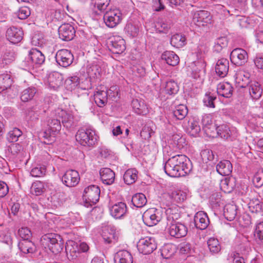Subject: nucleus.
Returning <instances> with one entry per match:
<instances>
[{
	"mask_svg": "<svg viewBox=\"0 0 263 263\" xmlns=\"http://www.w3.org/2000/svg\"><path fill=\"white\" fill-rule=\"evenodd\" d=\"M192 169L190 160L184 155L172 156L164 163L163 170L171 177H179L188 174Z\"/></svg>",
	"mask_w": 263,
	"mask_h": 263,
	"instance_id": "f257e3e1",
	"label": "nucleus"
},
{
	"mask_svg": "<svg viewBox=\"0 0 263 263\" xmlns=\"http://www.w3.org/2000/svg\"><path fill=\"white\" fill-rule=\"evenodd\" d=\"M46 124L47 129L40 133V137L44 138V143L50 144L54 141L55 135L61 129V120L59 118L52 117L51 113L46 120Z\"/></svg>",
	"mask_w": 263,
	"mask_h": 263,
	"instance_id": "f03ea898",
	"label": "nucleus"
},
{
	"mask_svg": "<svg viewBox=\"0 0 263 263\" xmlns=\"http://www.w3.org/2000/svg\"><path fill=\"white\" fill-rule=\"evenodd\" d=\"M41 241L45 247H47L55 254H58L63 250V241L59 234H46L41 237Z\"/></svg>",
	"mask_w": 263,
	"mask_h": 263,
	"instance_id": "7ed1b4c3",
	"label": "nucleus"
},
{
	"mask_svg": "<svg viewBox=\"0 0 263 263\" xmlns=\"http://www.w3.org/2000/svg\"><path fill=\"white\" fill-rule=\"evenodd\" d=\"M76 139L83 146H91L96 142L97 138L94 130L90 128L80 129L76 135Z\"/></svg>",
	"mask_w": 263,
	"mask_h": 263,
	"instance_id": "20e7f679",
	"label": "nucleus"
},
{
	"mask_svg": "<svg viewBox=\"0 0 263 263\" xmlns=\"http://www.w3.org/2000/svg\"><path fill=\"white\" fill-rule=\"evenodd\" d=\"M167 231L169 234L175 238H181L185 236L187 233V228L184 224L174 220L173 217H168Z\"/></svg>",
	"mask_w": 263,
	"mask_h": 263,
	"instance_id": "39448f33",
	"label": "nucleus"
},
{
	"mask_svg": "<svg viewBox=\"0 0 263 263\" xmlns=\"http://www.w3.org/2000/svg\"><path fill=\"white\" fill-rule=\"evenodd\" d=\"M51 116L59 118L64 126L67 128L76 126L78 121L70 112L60 108L51 112Z\"/></svg>",
	"mask_w": 263,
	"mask_h": 263,
	"instance_id": "423d86ee",
	"label": "nucleus"
},
{
	"mask_svg": "<svg viewBox=\"0 0 263 263\" xmlns=\"http://www.w3.org/2000/svg\"><path fill=\"white\" fill-rule=\"evenodd\" d=\"M103 20L108 27L114 28L121 23L122 16L119 9L110 8L104 13Z\"/></svg>",
	"mask_w": 263,
	"mask_h": 263,
	"instance_id": "0eeeda50",
	"label": "nucleus"
},
{
	"mask_svg": "<svg viewBox=\"0 0 263 263\" xmlns=\"http://www.w3.org/2000/svg\"><path fill=\"white\" fill-rule=\"evenodd\" d=\"M157 244L155 238L145 237L141 238L137 243V248L140 253L149 254L157 248Z\"/></svg>",
	"mask_w": 263,
	"mask_h": 263,
	"instance_id": "6e6552de",
	"label": "nucleus"
},
{
	"mask_svg": "<svg viewBox=\"0 0 263 263\" xmlns=\"http://www.w3.org/2000/svg\"><path fill=\"white\" fill-rule=\"evenodd\" d=\"M100 195V189L96 185H91L85 188L83 197L86 203L90 205L97 203L99 200Z\"/></svg>",
	"mask_w": 263,
	"mask_h": 263,
	"instance_id": "1a4fd4ad",
	"label": "nucleus"
},
{
	"mask_svg": "<svg viewBox=\"0 0 263 263\" xmlns=\"http://www.w3.org/2000/svg\"><path fill=\"white\" fill-rule=\"evenodd\" d=\"M161 218L160 211L155 208L147 210L142 216L143 222L148 227L156 225L161 220Z\"/></svg>",
	"mask_w": 263,
	"mask_h": 263,
	"instance_id": "9d476101",
	"label": "nucleus"
},
{
	"mask_svg": "<svg viewBox=\"0 0 263 263\" xmlns=\"http://www.w3.org/2000/svg\"><path fill=\"white\" fill-rule=\"evenodd\" d=\"M55 58L57 63L63 67L70 66L73 61V55L71 51L65 49L58 50Z\"/></svg>",
	"mask_w": 263,
	"mask_h": 263,
	"instance_id": "9b49d317",
	"label": "nucleus"
},
{
	"mask_svg": "<svg viewBox=\"0 0 263 263\" xmlns=\"http://www.w3.org/2000/svg\"><path fill=\"white\" fill-rule=\"evenodd\" d=\"M248 57L247 52L241 48H236L230 54L231 62L238 66L245 64L247 61Z\"/></svg>",
	"mask_w": 263,
	"mask_h": 263,
	"instance_id": "f8f14e48",
	"label": "nucleus"
},
{
	"mask_svg": "<svg viewBox=\"0 0 263 263\" xmlns=\"http://www.w3.org/2000/svg\"><path fill=\"white\" fill-rule=\"evenodd\" d=\"M62 181L68 187L75 186L80 181L79 173L75 170H68L62 176Z\"/></svg>",
	"mask_w": 263,
	"mask_h": 263,
	"instance_id": "ddd939ff",
	"label": "nucleus"
},
{
	"mask_svg": "<svg viewBox=\"0 0 263 263\" xmlns=\"http://www.w3.org/2000/svg\"><path fill=\"white\" fill-rule=\"evenodd\" d=\"M23 34V31L21 28L12 26L7 29L6 36L9 42L16 44L22 41Z\"/></svg>",
	"mask_w": 263,
	"mask_h": 263,
	"instance_id": "4468645a",
	"label": "nucleus"
},
{
	"mask_svg": "<svg viewBox=\"0 0 263 263\" xmlns=\"http://www.w3.org/2000/svg\"><path fill=\"white\" fill-rule=\"evenodd\" d=\"M45 61L44 54L39 50L35 48L31 49L28 54L27 62L30 66H34L35 65H41Z\"/></svg>",
	"mask_w": 263,
	"mask_h": 263,
	"instance_id": "2eb2a0df",
	"label": "nucleus"
},
{
	"mask_svg": "<svg viewBox=\"0 0 263 263\" xmlns=\"http://www.w3.org/2000/svg\"><path fill=\"white\" fill-rule=\"evenodd\" d=\"M193 21L197 25L203 26L211 23L212 16L208 11L200 10L195 13Z\"/></svg>",
	"mask_w": 263,
	"mask_h": 263,
	"instance_id": "dca6fc26",
	"label": "nucleus"
},
{
	"mask_svg": "<svg viewBox=\"0 0 263 263\" xmlns=\"http://www.w3.org/2000/svg\"><path fill=\"white\" fill-rule=\"evenodd\" d=\"M74 27L69 24H64L59 28V35L61 39L68 41L73 39L75 35Z\"/></svg>",
	"mask_w": 263,
	"mask_h": 263,
	"instance_id": "f3484780",
	"label": "nucleus"
},
{
	"mask_svg": "<svg viewBox=\"0 0 263 263\" xmlns=\"http://www.w3.org/2000/svg\"><path fill=\"white\" fill-rule=\"evenodd\" d=\"M250 98L253 100H259L262 94L263 88L261 84L257 81H251L250 83L246 87Z\"/></svg>",
	"mask_w": 263,
	"mask_h": 263,
	"instance_id": "a211bd4d",
	"label": "nucleus"
},
{
	"mask_svg": "<svg viewBox=\"0 0 263 263\" xmlns=\"http://www.w3.org/2000/svg\"><path fill=\"white\" fill-rule=\"evenodd\" d=\"M194 222L196 228L200 230L205 229L210 222L207 214L202 211H199L195 214Z\"/></svg>",
	"mask_w": 263,
	"mask_h": 263,
	"instance_id": "6ab92c4d",
	"label": "nucleus"
},
{
	"mask_svg": "<svg viewBox=\"0 0 263 263\" xmlns=\"http://www.w3.org/2000/svg\"><path fill=\"white\" fill-rule=\"evenodd\" d=\"M250 73L244 70H238L235 75V82L238 86L246 88L251 82L250 81Z\"/></svg>",
	"mask_w": 263,
	"mask_h": 263,
	"instance_id": "aec40b11",
	"label": "nucleus"
},
{
	"mask_svg": "<svg viewBox=\"0 0 263 263\" xmlns=\"http://www.w3.org/2000/svg\"><path fill=\"white\" fill-rule=\"evenodd\" d=\"M109 210L112 217L116 219H120L126 213L127 206L124 202H120L111 206Z\"/></svg>",
	"mask_w": 263,
	"mask_h": 263,
	"instance_id": "412c9836",
	"label": "nucleus"
},
{
	"mask_svg": "<svg viewBox=\"0 0 263 263\" xmlns=\"http://www.w3.org/2000/svg\"><path fill=\"white\" fill-rule=\"evenodd\" d=\"M109 50L114 54H120L125 49V41L121 38H114L108 45Z\"/></svg>",
	"mask_w": 263,
	"mask_h": 263,
	"instance_id": "4be33fe9",
	"label": "nucleus"
},
{
	"mask_svg": "<svg viewBox=\"0 0 263 263\" xmlns=\"http://www.w3.org/2000/svg\"><path fill=\"white\" fill-rule=\"evenodd\" d=\"M172 25V20L165 18H159L155 23L156 31L163 33H167Z\"/></svg>",
	"mask_w": 263,
	"mask_h": 263,
	"instance_id": "5701e85b",
	"label": "nucleus"
},
{
	"mask_svg": "<svg viewBox=\"0 0 263 263\" xmlns=\"http://www.w3.org/2000/svg\"><path fill=\"white\" fill-rule=\"evenodd\" d=\"M63 77L58 72H53L49 74L47 82L49 87L54 90L58 88L63 83Z\"/></svg>",
	"mask_w": 263,
	"mask_h": 263,
	"instance_id": "b1692460",
	"label": "nucleus"
},
{
	"mask_svg": "<svg viewBox=\"0 0 263 263\" xmlns=\"http://www.w3.org/2000/svg\"><path fill=\"white\" fill-rule=\"evenodd\" d=\"M229 69V62L228 60L222 58L218 60L215 66V71L220 77L223 78L228 74Z\"/></svg>",
	"mask_w": 263,
	"mask_h": 263,
	"instance_id": "393cba45",
	"label": "nucleus"
},
{
	"mask_svg": "<svg viewBox=\"0 0 263 263\" xmlns=\"http://www.w3.org/2000/svg\"><path fill=\"white\" fill-rule=\"evenodd\" d=\"M102 182L106 185H110L115 181V174L109 168H102L100 171Z\"/></svg>",
	"mask_w": 263,
	"mask_h": 263,
	"instance_id": "a878e982",
	"label": "nucleus"
},
{
	"mask_svg": "<svg viewBox=\"0 0 263 263\" xmlns=\"http://www.w3.org/2000/svg\"><path fill=\"white\" fill-rule=\"evenodd\" d=\"M233 91V87L228 82L220 83L217 86L218 95L224 98H230L232 95Z\"/></svg>",
	"mask_w": 263,
	"mask_h": 263,
	"instance_id": "bb28decb",
	"label": "nucleus"
},
{
	"mask_svg": "<svg viewBox=\"0 0 263 263\" xmlns=\"http://www.w3.org/2000/svg\"><path fill=\"white\" fill-rule=\"evenodd\" d=\"M115 263H133L132 254L126 250H121L117 252L114 257Z\"/></svg>",
	"mask_w": 263,
	"mask_h": 263,
	"instance_id": "cd10ccee",
	"label": "nucleus"
},
{
	"mask_svg": "<svg viewBox=\"0 0 263 263\" xmlns=\"http://www.w3.org/2000/svg\"><path fill=\"white\" fill-rule=\"evenodd\" d=\"M217 172L222 176H229L232 171V165L230 161L223 160L216 165Z\"/></svg>",
	"mask_w": 263,
	"mask_h": 263,
	"instance_id": "c85d7f7f",
	"label": "nucleus"
},
{
	"mask_svg": "<svg viewBox=\"0 0 263 263\" xmlns=\"http://www.w3.org/2000/svg\"><path fill=\"white\" fill-rule=\"evenodd\" d=\"M184 126L186 127L187 133L191 136L196 137L201 130L199 122L194 118L190 119L187 122V125Z\"/></svg>",
	"mask_w": 263,
	"mask_h": 263,
	"instance_id": "c756f323",
	"label": "nucleus"
},
{
	"mask_svg": "<svg viewBox=\"0 0 263 263\" xmlns=\"http://www.w3.org/2000/svg\"><path fill=\"white\" fill-rule=\"evenodd\" d=\"M132 105L134 111L138 115H146L148 112V107L143 101L134 99Z\"/></svg>",
	"mask_w": 263,
	"mask_h": 263,
	"instance_id": "7c9ffc66",
	"label": "nucleus"
},
{
	"mask_svg": "<svg viewBox=\"0 0 263 263\" xmlns=\"http://www.w3.org/2000/svg\"><path fill=\"white\" fill-rule=\"evenodd\" d=\"M107 92L105 90H97L94 93V100L100 107H104L107 102Z\"/></svg>",
	"mask_w": 263,
	"mask_h": 263,
	"instance_id": "2f4dec72",
	"label": "nucleus"
},
{
	"mask_svg": "<svg viewBox=\"0 0 263 263\" xmlns=\"http://www.w3.org/2000/svg\"><path fill=\"white\" fill-rule=\"evenodd\" d=\"M161 59L170 65L174 66L179 62L178 56L173 51H166L161 55Z\"/></svg>",
	"mask_w": 263,
	"mask_h": 263,
	"instance_id": "473e14b6",
	"label": "nucleus"
},
{
	"mask_svg": "<svg viewBox=\"0 0 263 263\" xmlns=\"http://www.w3.org/2000/svg\"><path fill=\"white\" fill-rule=\"evenodd\" d=\"M237 206L235 205L228 204L223 209V215L228 221L233 220L237 215Z\"/></svg>",
	"mask_w": 263,
	"mask_h": 263,
	"instance_id": "72a5a7b5",
	"label": "nucleus"
},
{
	"mask_svg": "<svg viewBox=\"0 0 263 263\" xmlns=\"http://www.w3.org/2000/svg\"><path fill=\"white\" fill-rule=\"evenodd\" d=\"M235 186V178L234 177L226 178L220 183V188L225 193H231Z\"/></svg>",
	"mask_w": 263,
	"mask_h": 263,
	"instance_id": "f704fd0d",
	"label": "nucleus"
},
{
	"mask_svg": "<svg viewBox=\"0 0 263 263\" xmlns=\"http://www.w3.org/2000/svg\"><path fill=\"white\" fill-rule=\"evenodd\" d=\"M102 237L104 242L108 244L114 243L118 239L115 230L112 229H109L108 227L104 230Z\"/></svg>",
	"mask_w": 263,
	"mask_h": 263,
	"instance_id": "c9c22d12",
	"label": "nucleus"
},
{
	"mask_svg": "<svg viewBox=\"0 0 263 263\" xmlns=\"http://www.w3.org/2000/svg\"><path fill=\"white\" fill-rule=\"evenodd\" d=\"M36 92V88L33 86H30L24 89L21 93V101L26 102L32 100Z\"/></svg>",
	"mask_w": 263,
	"mask_h": 263,
	"instance_id": "e433bc0d",
	"label": "nucleus"
},
{
	"mask_svg": "<svg viewBox=\"0 0 263 263\" xmlns=\"http://www.w3.org/2000/svg\"><path fill=\"white\" fill-rule=\"evenodd\" d=\"M18 247L24 253H32L35 251L34 243L29 240H22L18 243Z\"/></svg>",
	"mask_w": 263,
	"mask_h": 263,
	"instance_id": "4c0bfd02",
	"label": "nucleus"
},
{
	"mask_svg": "<svg viewBox=\"0 0 263 263\" xmlns=\"http://www.w3.org/2000/svg\"><path fill=\"white\" fill-rule=\"evenodd\" d=\"M171 45L176 48H181L186 44L185 36L180 33L173 35L171 39Z\"/></svg>",
	"mask_w": 263,
	"mask_h": 263,
	"instance_id": "58836bf2",
	"label": "nucleus"
},
{
	"mask_svg": "<svg viewBox=\"0 0 263 263\" xmlns=\"http://www.w3.org/2000/svg\"><path fill=\"white\" fill-rule=\"evenodd\" d=\"M12 84L11 76L7 73L0 74V92L9 88Z\"/></svg>",
	"mask_w": 263,
	"mask_h": 263,
	"instance_id": "ea45409f",
	"label": "nucleus"
},
{
	"mask_svg": "<svg viewBox=\"0 0 263 263\" xmlns=\"http://www.w3.org/2000/svg\"><path fill=\"white\" fill-rule=\"evenodd\" d=\"M216 134L217 135L225 139H228L231 137L232 132L229 126L226 124H222L216 127Z\"/></svg>",
	"mask_w": 263,
	"mask_h": 263,
	"instance_id": "a19ab883",
	"label": "nucleus"
},
{
	"mask_svg": "<svg viewBox=\"0 0 263 263\" xmlns=\"http://www.w3.org/2000/svg\"><path fill=\"white\" fill-rule=\"evenodd\" d=\"M132 202L135 206L140 208L143 207L146 204L147 199L143 194L137 193L133 196Z\"/></svg>",
	"mask_w": 263,
	"mask_h": 263,
	"instance_id": "79ce46f5",
	"label": "nucleus"
},
{
	"mask_svg": "<svg viewBox=\"0 0 263 263\" xmlns=\"http://www.w3.org/2000/svg\"><path fill=\"white\" fill-rule=\"evenodd\" d=\"M169 196L172 200L177 203L184 201L186 198V194L180 190H175L169 193Z\"/></svg>",
	"mask_w": 263,
	"mask_h": 263,
	"instance_id": "37998d69",
	"label": "nucleus"
},
{
	"mask_svg": "<svg viewBox=\"0 0 263 263\" xmlns=\"http://www.w3.org/2000/svg\"><path fill=\"white\" fill-rule=\"evenodd\" d=\"M138 172L135 169H128L123 176L124 182L127 184H132L137 179Z\"/></svg>",
	"mask_w": 263,
	"mask_h": 263,
	"instance_id": "c03bdc74",
	"label": "nucleus"
},
{
	"mask_svg": "<svg viewBox=\"0 0 263 263\" xmlns=\"http://www.w3.org/2000/svg\"><path fill=\"white\" fill-rule=\"evenodd\" d=\"M80 84V79L76 76L68 77L65 81V88L70 91L76 89Z\"/></svg>",
	"mask_w": 263,
	"mask_h": 263,
	"instance_id": "a18cd8bd",
	"label": "nucleus"
},
{
	"mask_svg": "<svg viewBox=\"0 0 263 263\" xmlns=\"http://www.w3.org/2000/svg\"><path fill=\"white\" fill-rule=\"evenodd\" d=\"M201 123L203 126V129L206 134H209L211 133V128H212V131H214V129H216V125L212 123V121L210 117L208 115L203 116Z\"/></svg>",
	"mask_w": 263,
	"mask_h": 263,
	"instance_id": "49530a36",
	"label": "nucleus"
},
{
	"mask_svg": "<svg viewBox=\"0 0 263 263\" xmlns=\"http://www.w3.org/2000/svg\"><path fill=\"white\" fill-rule=\"evenodd\" d=\"M188 113L187 107L183 104H180L176 106L173 111L174 116L178 120L183 119Z\"/></svg>",
	"mask_w": 263,
	"mask_h": 263,
	"instance_id": "de8ad7c7",
	"label": "nucleus"
},
{
	"mask_svg": "<svg viewBox=\"0 0 263 263\" xmlns=\"http://www.w3.org/2000/svg\"><path fill=\"white\" fill-rule=\"evenodd\" d=\"M175 253V247L171 243L165 245L161 249V255L166 259L172 257Z\"/></svg>",
	"mask_w": 263,
	"mask_h": 263,
	"instance_id": "09e8293b",
	"label": "nucleus"
},
{
	"mask_svg": "<svg viewBox=\"0 0 263 263\" xmlns=\"http://www.w3.org/2000/svg\"><path fill=\"white\" fill-rule=\"evenodd\" d=\"M228 41L226 36H221L217 38L213 47L214 50L217 52H220L222 49L228 45Z\"/></svg>",
	"mask_w": 263,
	"mask_h": 263,
	"instance_id": "8fccbe9b",
	"label": "nucleus"
},
{
	"mask_svg": "<svg viewBox=\"0 0 263 263\" xmlns=\"http://www.w3.org/2000/svg\"><path fill=\"white\" fill-rule=\"evenodd\" d=\"M207 243L210 251L213 254L218 253L221 250L219 242L216 238H209L208 240Z\"/></svg>",
	"mask_w": 263,
	"mask_h": 263,
	"instance_id": "3c124183",
	"label": "nucleus"
},
{
	"mask_svg": "<svg viewBox=\"0 0 263 263\" xmlns=\"http://www.w3.org/2000/svg\"><path fill=\"white\" fill-rule=\"evenodd\" d=\"M45 191V183L41 181H36L34 182L31 187V193L36 196L41 195Z\"/></svg>",
	"mask_w": 263,
	"mask_h": 263,
	"instance_id": "603ef678",
	"label": "nucleus"
},
{
	"mask_svg": "<svg viewBox=\"0 0 263 263\" xmlns=\"http://www.w3.org/2000/svg\"><path fill=\"white\" fill-rule=\"evenodd\" d=\"M110 0H92L91 4L100 12H104L107 9Z\"/></svg>",
	"mask_w": 263,
	"mask_h": 263,
	"instance_id": "864d4df0",
	"label": "nucleus"
},
{
	"mask_svg": "<svg viewBox=\"0 0 263 263\" xmlns=\"http://www.w3.org/2000/svg\"><path fill=\"white\" fill-rule=\"evenodd\" d=\"M22 134V132L20 129L15 127L8 132L7 135V139L10 142H15L18 141Z\"/></svg>",
	"mask_w": 263,
	"mask_h": 263,
	"instance_id": "5fc2aeb1",
	"label": "nucleus"
},
{
	"mask_svg": "<svg viewBox=\"0 0 263 263\" xmlns=\"http://www.w3.org/2000/svg\"><path fill=\"white\" fill-rule=\"evenodd\" d=\"M165 90L170 95L176 94L179 90V86L176 82L170 80L166 83Z\"/></svg>",
	"mask_w": 263,
	"mask_h": 263,
	"instance_id": "6e6d98bb",
	"label": "nucleus"
},
{
	"mask_svg": "<svg viewBox=\"0 0 263 263\" xmlns=\"http://www.w3.org/2000/svg\"><path fill=\"white\" fill-rule=\"evenodd\" d=\"M254 237L259 243L263 245V222L256 225Z\"/></svg>",
	"mask_w": 263,
	"mask_h": 263,
	"instance_id": "4d7b16f0",
	"label": "nucleus"
},
{
	"mask_svg": "<svg viewBox=\"0 0 263 263\" xmlns=\"http://www.w3.org/2000/svg\"><path fill=\"white\" fill-rule=\"evenodd\" d=\"M46 173V168L44 165H37L32 168L30 171V175L34 177H43Z\"/></svg>",
	"mask_w": 263,
	"mask_h": 263,
	"instance_id": "13d9d810",
	"label": "nucleus"
},
{
	"mask_svg": "<svg viewBox=\"0 0 263 263\" xmlns=\"http://www.w3.org/2000/svg\"><path fill=\"white\" fill-rule=\"evenodd\" d=\"M253 182L256 187H260L263 185V170H259L255 173Z\"/></svg>",
	"mask_w": 263,
	"mask_h": 263,
	"instance_id": "bf43d9fd",
	"label": "nucleus"
},
{
	"mask_svg": "<svg viewBox=\"0 0 263 263\" xmlns=\"http://www.w3.org/2000/svg\"><path fill=\"white\" fill-rule=\"evenodd\" d=\"M125 30L129 35L135 36L138 34L139 28L137 26L129 23L126 25Z\"/></svg>",
	"mask_w": 263,
	"mask_h": 263,
	"instance_id": "052dcab7",
	"label": "nucleus"
},
{
	"mask_svg": "<svg viewBox=\"0 0 263 263\" xmlns=\"http://www.w3.org/2000/svg\"><path fill=\"white\" fill-rule=\"evenodd\" d=\"M23 147L19 143L11 144L9 147L10 153L14 156L15 157L19 154L22 152Z\"/></svg>",
	"mask_w": 263,
	"mask_h": 263,
	"instance_id": "680f3d73",
	"label": "nucleus"
},
{
	"mask_svg": "<svg viewBox=\"0 0 263 263\" xmlns=\"http://www.w3.org/2000/svg\"><path fill=\"white\" fill-rule=\"evenodd\" d=\"M18 234L23 240H29L32 236L30 230L27 227L22 228L19 229Z\"/></svg>",
	"mask_w": 263,
	"mask_h": 263,
	"instance_id": "e2e57ef3",
	"label": "nucleus"
},
{
	"mask_svg": "<svg viewBox=\"0 0 263 263\" xmlns=\"http://www.w3.org/2000/svg\"><path fill=\"white\" fill-rule=\"evenodd\" d=\"M216 99V97L211 93H206L204 99L203 103L208 107L214 108L215 105L214 101Z\"/></svg>",
	"mask_w": 263,
	"mask_h": 263,
	"instance_id": "0e129e2a",
	"label": "nucleus"
},
{
	"mask_svg": "<svg viewBox=\"0 0 263 263\" xmlns=\"http://www.w3.org/2000/svg\"><path fill=\"white\" fill-rule=\"evenodd\" d=\"M30 10L28 7H21L18 12V17L21 20H24L30 15Z\"/></svg>",
	"mask_w": 263,
	"mask_h": 263,
	"instance_id": "69168bd1",
	"label": "nucleus"
},
{
	"mask_svg": "<svg viewBox=\"0 0 263 263\" xmlns=\"http://www.w3.org/2000/svg\"><path fill=\"white\" fill-rule=\"evenodd\" d=\"M201 156L203 161H212L214 158V155L211 150L206 149L202 151Z\"/></svg>",
	"mask_w": 263,
	"mask_h": 263,
	"instance_id": "338daca9",
	"label": "nucleus"
},
{
	"mask_svg": "<svg viewBox=\"0 0 263 263\" xmlns=\"http://www.w3.org/2000/svg\"><path fill=\"white\" fill-rule=\"evenodd\" d=\"M192 249V245L186 242H183L180 245V252L183 254L190 253Z\"/></svg>",
	"mask_w": 263,
	"mask_h": 263,
	"instance_id": "774afa93",
	"label": "nucleus"
}]
</instances>
